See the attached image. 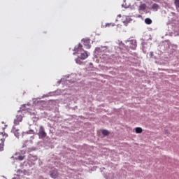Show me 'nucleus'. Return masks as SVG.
<instances>
[{
  "instance_id": "1",
  "label": "nucleus",
  "mask_w": 179,
  "mask_h": 179,
  "mask_svg": "<svg viewBox=\"0 0 179 179\" xmlns=\"http://www.w3.org/2000/svg\"><path fill=\"white\" fill-rule=\"evenodd\" d=\"M82 47V44L78 43L74 48L73 51H75V52L73 53V55H75L76 54H80V56L78 57V58L76 60V64H79L78 59H86V58L89 57V53H87L86 51H84L83 48Z\"/></svg>"
},
{
  "instance_id": "2",
  "label": "nucleus",
  "mask_w": 179,
  "mask_h": 179,
  "mask_svg": "<svg viewBox=\"0 0 179 179\" xmlns=\"http://www.w3.org/2000/svg\"><path fill=\"white\" fill-rule=\"evenodd\" d=\"M38 136L39 139H44L45 136H47V133L45 132V130L44 129V127L40 126L39 127V131L38 133Z\"/></svg>"
},
{
  "instance_id": "3",
  "label": "nucleus",
  "mask_w": 179,
  "mask_h": 179,
  "mask_svg": "<svg viewBox=\"0 0 179 179\" xmlns=\"http://www.w3.org/2000/svg\"><path fill=\"white\" fill-rule=\"evenodd\" d=\"M22 121H23V117H22V115H17L16 118L14 120V124L15 125H19L20 122H22Z\"/></svg>"
},
{
  "instance_id": "4",
  "label": "nucleus",
  "mask_w": 179,
  "mask_h": 179,
  "mask_svg": "<svg viewBox=\"0 0 179 179\" xmlns=\"http://www.w3.org/2000/svg\"><path fill=\"white\" fill-rule=\"evenodd\" d=\"M82 41L83 42L84 45H85V47L87 50L91 48L92 45H90V44H89V43H90V40L83 39Z\"/></svg>"
},
{
  "instance_id": "5",
  "label": "nucleus",
  "mask_w": 179,
  "mask_h": 179,
  "mask_svg": "<svg viewBox=\"0 0 179 179\" xmlns=\"http://www.w3.org/2000/svg\"><path fill=\"white\" fill-rule=\"evenodd\" d=\"M6 138H8V134L6 133H0V143L5 142Z\"/></svg>"
},
{
  "instance_id": "6",
  "label": "nucleus",
  "mask_w": 179,
  "mask_h": 179,
  "mask_svg": "<svg viewBox=\"0 0 179 179\" xmlns=\"http://www.w3.org/2000/svg\"><path fill=\"white\" fill-rule=\"evenodd\" d=\"M15 136H16V138H19L20 135V131L19 129H16L15 127L13 128L12 129Z\"/></svg>"
},
{
  "instance_id": "7",
  "label": "nucleus",
  "mask_w": 179,
  "mask_h": 179,
  "mask_svg": "<svg viewBox=\"0 0 179 179\" xmlns=\"http://www.w3.org/2000/svg\"><path fill=\"white\" fill-rule=\"evenodd\" d=\"M129 44L130 48H131L132 50H135V48H136V41H130Z\"/></svg>"
},
{
  "instance_id": "8",
  "label": "nucleus",
  "mask_w": 179,
  "mask_h": 179,
  "mask_svg": "<svg viewBox=\"0 0 179 179\" xmlns=\"http://www.w3.org/2000/svg\"><path fill=\"white\" fill-rule=\"evenodd\" d=\"M145 23L146 24H152V23H153V21H152V19H150V18H145Z\"/></svg>"
},
{
  "instance_id": "9",
  "label": "nucleus",
  "mask_w": 179,
  "mask_h": 179,
  "mask_svg": "<svg viewBox=\"0 0 179 179\" xmlns=\"http://www.w3.org/2000/svg\"><path fill=\"white\" fill-rule=\"evenodd\" d=\"M146 9V4L143 3L139 6V10H145Z\"/></svg>"
},
{
  "instance_id": "10",
  "label": "nucleus",
  "mask_w": 179,
  "mask_h": 179,
  "mask_svg": "<svg viewBox=\"0 0 179 179\" xmlns=\"http://www.w3.org/2000/svg\"><path fill=\"white\" fill-rule=\"evenodd\" d=\"M143 131V130L141 127H136V134H142Z\"/></svg>"
},
{
  "instance_id": "11",
  "label": "nucleus",
  "mask_w": 179,
  "mask_h": 179,
  "mask_svg": "<svg viewBox=\"0 0 179 179\" xmlns=\"http://www.w3.org/2000/svg\"><path fill=\"white\" fill-rule=\"evenodd\" d=\"M4 146H5V143L1 142L0 143V152H3Z\"/></svg>"
},
{
  "instance_id": "12",
  "label": "nucleus",
  "mask_w": 179,
  "mask_h": 179,
  "mask_svg": "<svg viewBox=\"0 0 179 179\" xmlns=\"http://www.w3.org/2000/svg\"><path fill=\"white\" fill-rule=\"evenodd\" d=\"M152 9L154 10H157V9H159V5L158 4H156V3H154L152 6Z\"/></svg>"
},
{
  "instance_id": "13",
  "label": "nucleus",
  "mask_w": 179,
  "mask_h": 179,
  "mask_svg": "<svg viewBox=\"0 0 179 179\" xmlns=\"http://www.w3.org/2000/svg\"><path fill=\"white\" fill-rule=\"evenodd\" d=\"M174 4H175L176 9H178L179 8V0H175Z\"/></svg>"
},
{
  "instance_id": "14",
  "label": "nucleus",
  "mask_w": 179,
  "mask_h": 179,
  "mask_svg": "<svg viewBox=\"0 0 179 179\" xmlns=\"http://www.w3.org/2000/svg\"><path fill=\"white\" fill-rule=\"evenodd\" d=\"M17 160H20V162H22V160H24V156L23 155H20L17 157Z\"/></svg>"
},
{
  "instance_id": "15",
  "label": "nucleus",
  "mask_w": 179,
  "mask_h": 179,
  "mask_svg": "<svg viewBox=\"0 0 179 179\" xmlns=\"http://www.w3.org/2000/svg\"><path fill=\"white\" fill-rule=\"evenodd\" d=\"M102 134L105 136H107V135H108L109 132L107 130H103L102 131Z\"/></svg>"
},
{
  "instance_id": "16",
  "label": "nucleus",
  "mask_w": 179,
  "mask_h": 179,
  "mask_svg": "<svg viewBox=\"0 0 179 179\" xmlns=\"http://www.w3.org/2000/svg\"><path fill=\"white\" fill-rule=\"evenodd\" d=\"M110 26H115V24H114L113 23H109V24H106V27H110Z\"/></svg>"
},
{
  "instance_id": "17",
  "label": "nucleus",
  "mask_w": 179,
  "mask_h": 179,
  "mask_svg": "<svg viewBox=\"0 0 179 179\" xmlns=\"http://www.w3.org/2000/svg\"><path fill=\"white\" fill-rule=\"evenodd\" d=\"M50 176L52 177V178H57V177H58L57 174L54 175L53 173H51Z\"/></svg>"
},
{
  "instance_id": "18",
  "label": "nucleus",
  "mask_w": 179,
  "mask_h": 179,
  "mask_svg": "<svg viewBox=\"0 0 179 179\" xmlns=\"http://www.w3.org/2000/svg\"><path fill=\"white\" fill-rule=\"evenodd\" d=\"M122 16H121V14H119L118 15H117V17H121Z\"/></svg>"
}]
</instances>
